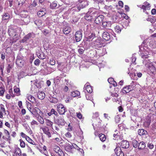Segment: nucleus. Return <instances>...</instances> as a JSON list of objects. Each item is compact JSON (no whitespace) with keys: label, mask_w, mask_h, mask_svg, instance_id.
<instances>
[{"label":"nucleus","mask_w":156,"mask_h":156,"mask_svg":"<svg viewBox=\"0 0 156 156\" xmlns=\"http://www.w3.org/2000/svg\"><path fill=\"white\" fill-rule=\"evenodd\" d=\"M114 151L117 156H124V153L119 147L117 146Z\"/></svg>","instance_id":"6"},{"label":"nucleus","mask_w":156,"mask_h":156,"mask_svg":"<svg viewBox=\"0 0 156 156\" xmlns=\"http://www.w3.org/2000/svg\"><path fill=\"white\" fill-rule=\"evenodd\" d=\"M57 109L58 113L61 115L64 114L65 112L66 111L64 105L61 104L57 105Z\"/></svg>","instance_id":"3"},{"label":"nucleus","mask_w":156,"mask_h":156,"mask_svg":"<svg viewBox=\"0 0 156 156\" xmlns=\"http://www.w3.org/2000/svg\"><path fill=\"white\" fill-rule=\"evenodd\" d=\"M74 148V147L72 145L68 144H66L65 146V150L68 152H71V150Z\"/></svg>","instance_id":"14"},{"label":"nucleus","mask_w":156,"mask_h":156,"mask_svg":"<svg viewBox=\"0 0 156 156\" xmlns=\"http://www.w3.org/2000/svg\"><path fill=\"white\" fill-rule=\"evenodd\" d=\"M37 120L41 124H43L44 123V120L40 115H39L37 117Z\"/></svg>","instance_id":"30"},{"label":"nucleus","mask_w":156,"mask_h":156,"mask_svg":"<svg viewBox=\"0 0 156 156\" xmlns=\"http://www.w3.org/2000/svg\"><path fill=\"white\" fill-rule=\"evenodd\" d=\"M65 135L66 137L69 138H70L72 137V135L69 132L66 133L65 134Z\"/></svg>","instance_id":"56"},{"label":"nucleus","mask_w":156,"mask_h":156,"mask_svg":"<svg viewBox=\"0 0 156 156\" xmlns=\"http://www.w3.org/2000/svg\"><path fill=\"white\" fill-rule=\"evenodd\" d=\"M20 146L22 147H25V144L24 142L22 140H20Z\"/></svg>","instance_id":"46"},{"label":"nucleus","mask_w":156,"mask_h":156,"mask_svg":"<svg viewBox=\"0 0 156 156\" xmlns=\"http://www.w3.org/2000/svg\"><path fill=\"white\" fill-rule=\"evenodd\" d=\"M60 156H64V154L62 150L60 149L58 152Z\"/></svg>","instance_id":"50"},{"label":"nucleus","mask_w":156,"mask_h":156,"mask_svg":"<svg viewBox=\"0 0 156 156\" xmlns=\"http://www.w3.org/2000/svg\"><path fill=\"white\" fill-rule=\"evenodd\" d=\"M21 150L20 148L17 147L15 149L12 156H21Z\"/></svg>","instance_id":"10"},{"label":"nucleus","mask_w":156,"mask_h":156,"mask_svg":"<svg viewBox=\"0 0 156 156\" xmlns=\"http://www.w3.org/2000/svg\"><path fill=\"white\" fill-rule=\"evenodd\" d=\"M5 89L2 87H0V96H3L4 95Z\"/></svg>","instance_id":"37"},{"label":"nucleus","mask_w":156,"mask_h":156,"mask_svg":"<svg viewBox=\"0 0 156 156\" xmlns=\"http://www.w3.org/2000/svg\"><path fill=\"white\" fill-rule=\"evenodd\" d=\"M45 123L47 126L51 127L52 129H54L52 127L53 123L49 119H46L45 120Z\"/></svg>","instance_id":"21"},{"label":"nucleus","mask_w":156,"mask_h":156,"mask_svg":"<svg viewBox=\"0 0 156 156\" xmlns=\"http://www.w3.org/2000/svg\"><path fill=\"white\" fill-rule=\"evenodd\" d=\"M46 13V11L44 8H43L42 10L37 12V15L39 17H42Z\"/></svg>","instance_id":"20"},{"label":"nucleus","mask_w":156,"mask_h":156,"mask_svg":"<svg viewBox=\"0 0 156 156\" xmlns=\"http://www.w3.org/2000/svg\"><path fill=\"white\" fill-rule=\"evenodd\" d=\"M75 39L76 42H79L82 38V33L80 31H77L75 34Z\"/></svg>","instance_id":"5"},{"label":"nucleus","mask_w":156,"mask_h":156,"mask_svg":"<svg viewBox=\"0 0 156 156\" xmlns=\"http://www.w3.org/2000/svg\"><path fill=\"white\" fill-rule=\"evenodd\" d=\"M40 63V60L38 59H36L34 62V64L36 66H38Z\"/></svg>","instance_id":"49"},{"label":"nucleus","mask_w":156,"mask_h":156,"mask_svg":"<svg viewBox=\"0 0 156 156\" xmlns=\"http://www.w3.org/2000/svg\"><path fill=\"white\" fill-rule=\"evenodd\" d=\"M54 139L56 141V142L57 143H58L60 142L62 140V138L60 137H59V138H58V137Z\"/></svg>","instance_id":"53"},{"label":"nucleus","mask_w":156,"mask_h":156,"mask_svg":"<svg viewBox=\"0 0 156 156\" xmlns=\"http://www.w3.org/2000/svg\"><path fill=\"white\" fill-rule=\"evenodd\" d=\"M151 38L150 40H154L156 38V34H155L153 35H152L151 36Z\"/></svg>","instance_id":"61"},{"label":"nucleus","mask_w":156,"mask_h":156,"mask_svg":"<svg viewBox=\"0 0 156 156\" xmlns=\"http://www.w3.org/2000/svg\"><path fill=\"white\" fill-rule=\"evenodd\" d=\"M80 95V92L77 90L73 91L71 93V95L73 97L79 96Z\"/></svg>","instance_id":"27"},{"label":"nucleus","mask_w":156,"mask_h":156,"mask_svg":"<svg viewBox=\"0 0 156 156\" xmlns=\"http://www.w3.org/2000/svg\"><path fill=\"white\" fill-rule=\"evenodd\" d=\"M0 111H2V112H3L4 113L6 114V111L4 107V105L1 104L0 105Z\"/></svg>","instance_id":"39"},{"label":"nucleus","mask_w":156,"mask_h":156,"mask_svg":"<svg viewBox=\"0 0 156 156\" xmlns=\"http://www.w3.org/2000/svg\"><path fill=\"white\" fill-rule=\"evenodd\" d=\"M151 5L150 4L147 2H145L142 6L141 8L144 10H149L150 9Z\"/></svg>","instance_id":"11"},{"label":"nucleus","mask_w":156,"mask_h":156,"mask_svg":"<svg viewBox=\"0 0 156 156\" xmlns=\"http://www.w3.org/2000/svg\"><path fill=\"white\" fill-rule=\"evenodd\" d=\"M135 86H133L131 83L130 85L124 87L121 92L123 94H126L133 90L134 89Z\"/></svg>","instance_id":"2"},{"label":"nucleus","mask_w":156,"mask_h":156,"mask_svg":"<svg viewBox=\"0 0 156 156\" xmlns=\"http://www.w3.org/2000/svg\"><path fill=\"white\" fill-rule=\"evenodd\" d=\"M150 19V21H151V23H154L156 21V19L154 18L153 17Z\"/></svg>","instance_id":"64"},{"label":"nucleus","mask_w":156,"mask_h":156,"mask_svg":"<svg viewBox=\"0 0 156 156\" xmlns=\"http://www.w3.org/2000/svg\"><path fill=\"white\" fill-rule=\"evenodd\" d=\"M25 63V61L21 58H19L18 57L16 60V63L18 66L20 67H22Z\"/></svg>","instance_id":"8"},{"label":"nucleus","mask_w":156,"mask_h":156,"mask_svg":"<svg viewBox=\"0 0 156 156\" xmlns=\"http://www.w3.org/2000/svg\"><path fill=\"white\" fill-rule=\"evenodd\" d=\"M12 66L10 64H8L7 68V72L8 73L10 72V70L12 68Z\"/></svg>","instance_id":"48"},{"label":"nucleus","mask_w":156,"mask_h":156,"mask_svg":"<svg viewBox=\"0 0 156 156\" xmlns=\"http://www.w3.org/2000/svg\"><path fill=\"white\" fill-rule=\"evenodd\" d=\"M143 62V64H145L146 66L148 68L153 65L152 64L151 62L149 60H146L144 61Z\"/></svg>","instance_id":"22"},{"label":"nucleus","mask_w":156,"mask_h":156,"mask_svg":"<svg viewBox=\"0 0 156 156\" xmlns=\"http://www.w3.org/2000/svg\"><path fill=\"white\" fill-rule=\"evenodd\" d=\"M31 124L32 125H38V123L36 121L33 120L31 122Z\"/></svg>","instance_id":"60"},{"label":"nucleus","mask_w":156,"mask_h":156,"mask_svg":"<svg viewBox=\"0 0 156 156\" xmlns=\"http://www.w3.org/2000/svg\"><path fill=\"white\" fill-rule=\"evenodd\" d=\"M27 98L30 101L34 103L35 102V98L30 94H28L26 95Z\"/></svg>","instance_id":"16"},{"label":"nucleus","mask_w":156,"mask_h":156,"mask_svg":"<svg viewBox=\"0 0 156 156\" xmlns=\"http://www.w3.org/2000/svg\"><path fill=\"white\" fill-rule=\"evenodd\" d=\"M86 98L87 100H90L93 102V99L91 94L90 93L86 94Z\"/></svg>","instance_id":"34"},{"label":"nucleus","mask_w":156,"mask_h":156,"mask_svg":"<svg viewBox=\"0 0 156 156\" xmlns=\"http://www.w3.org/2000/svg\"><path fill=\"white\" fill-rule=\"evenodd\" d=\"M132 144L133 147L135 148L138 147L139 142L135 140H133L132 141Z\"/></svg>","instance_id":"33"},{"label":"nucleus","mask_w":156,"mask_h":156,"mask_svg":"<svg viewBox=\"0 0 156 156\" xmlns=\"http://www.w3.org/2000/svg\"><path fill=\"white\" fill-rule=\"evenodd\" d=\"M95 37V34H94L91 33L89 36L87 37V41H91Z\"/></svg>","instance_id":"26"},{"label":"nucleus","mask_w":156,"mask_h":156,"mask_svg":"<svg viewBox=\"0 0 156 156\" xmlns=\"http://www.w3.org/2000/svg\"><path fill=\"white\" fill-rule=\"evenodd\" d=\"M84 51V50L83 48H79L78 50V51L79 53L81 54H82L83 53Z\"/></svg>","instance_id":"59"},{"label":"nucleus","mask_w":156,"mask_h":156,"mask_svg":"<svg viewBox=\"0 0 156 156\" xmlns=\"http://www.w3.org/2000/svg\"><path fill=\"white\" fill-rule=\"evenodd\" d=\"M111 25V23L109 22H104L102 23L103 27L105 28L109 29Z\"/></svg>","instance_id":"19"},{"label":"nucleus","mask_w":156,"mask_h":156,"mask_svg":"<svg viewBox=\"0 0 156 156\" xmlns=\"http://www.w3.org/2000/svg\"><path fill=\"white\" fill-rule=\"evenodd\" d=\"M50 101L51 103H55L58 102V100L56 98L52 97L50 98Z\"/></svg>","instance_id":"36"},{"label":"nucleus","mask_w":156,"mask_h":156,"mask_svg":"<svg viewBox=\"0 0 156 156\" xmlns=\"http://www.w3.org/2000/svg\"><path fill=\"white\" fill-rule=\"evenodd\" d=\"M115 31L117 33L120 32L121 31V29L118 26H116L115 27Z\"/></svg>","instance_id":"42"},{"label":"nucleus","mask_w":156,"mask_h":156,"mask_svg":"<svg viewBox=\"0 0 156 156\" xmlns=\"http://www.w3.org/2000/svg\"><path fill=\"white\" fill-rule=\"evenodd\" d=\"M4 133L5 134L6 137L8 138L9 137V133L8 131L6 129H4Z\"/></svg>","instance_id":"51"},{"label":"nucleus","mask_w":156,"mask_h":156,"mask_svg":"<svg viewBox=\"0 0 156 156\" xmlns=\"http://www.w3.org/2000/svg\"><path fill=\"white\" fill-rule=\"evenodd\" d=\"M14 92L17 94V95L18 96L20 95V90L19 88H16L14 89Z\"/></svg>","instance_id":"45"},{"label":"nucleus","mask_w":156,"mask_h":156,"mask_svg":"<svg viewBox=\"0 0 156 156\" xmlns=\"http://www.w3.org/2000/svg\"><path fill=\"white\" fill-rule=\"evenodd\" d=\"M47 135V136L48 137V138H50L51 136V133L50 132H49V130L48 129L46 133H45Z\"/></svg>","instance_id":"52"},{"label":"nucleus","mask_w":156,"mask_h":156,"mask_svg":"<svg viewBox=\"0 0 156 156\" xmlns=\"http://www.w3.org/2000/svg\"><path fill=\"white\" fill-rule=\"evenodd\" d=\"M57 4L55 2H54L51 3L50 5V7L51 9H53L55 8L57 6Z\"/></svg>","instance_id":"35"},{"label":"nucleus","mask_w":156,"mask_h":156,"mask_svg":"<svg viewBox=\"0 0 156 156\" xmlns=\"http://www.w3.org/2000/svg\"><path fill=\"white\" fill-rule=\"evenodd\" d=\"M108 81L110 83H111L114 80L113 78H109L108 79Z\"/></svg>","instance_id":"62"},{"label":"nucleus","mask_w":156,"mask_h":156,"mask_svg":"<svg viewBox=\"0 0 156 156\" xmlns=\"http://www.w3.org/2000/svg\"><path fill=\"white\" fill-rule=\"evenodd\" d=\"M99 137L101 140L102 142H104L106 140V137L105 136L104 134H100L99 135Z\"/></svg>","instance_id":"28"},{"label":"nucleus","mask_w":156,"mask_h":156,"mask_svg":"<svg viewBox=\"0 0 156 156\" xmlns=\"http://www.w3.org/2000/svg\"><path fill=\"white\" fill-rule=\"evenodd\" d=\"M34 36V34H33L32 33H29L26 35L24 38L23 39V40L24 41H27V40L31 37H32L33 36Z\"/></svg>","instance_id":"25"},{"label":"nucleus","mask_w":156,"mask_h":156,"mask_svg":"<svg viewBox=\"0 0 156 156\" xmlns=\"http://www.w3.org/2000/svg\"><path fill=\"white\" fill-rule=\"evenodd\" d=\"M71 27L69 26H67L63 28L62 31L64 34H67L71 32Z\"/></svg>","instance_id":"13"},{"label":"nucleus","mask_w":156,"mask_h":156,"mask_svg":"<svg viewBox=\"0 0 156 156\" xmlns=\"http://www.w3.org/2000/svg\"><path fill=\"white\" fill-rule=\"evenodd\" d=\"M147 133V131L143 129H140L138 131V133L140 136L146 135Z\"/></svg>","instance_id":"24"},{"label":"nucleus","mask_w":156,"mask_h":156,"mask_svg":"<svg viewBox=\"0 0 156 156\" xmlns=\"http://www.w3.org/2000/svg\"><path fill=\"white\" fill-rule=\"evenodd\" d=\"M121 147L123 148H128L129 146V142L126 140H123L119 144Z\"/></svg>","instance_id":"7"},{"label":"nucleus","mask_w":156,"mask_h":156,"mask_svg":"<svg viewBox=\"0 0 156 156\" xmlns=\"http://www.w3.org/2000/svg\"><path fill=\"white\" fill-rule=\"evenodd\" d=\"M51 113H52V114L55 115L56 116H58V115L57 112L53 108L51 109Z\"/></svg>","instance_id":"41"},{"label":"nucleus","mask_w":156,"mask_h":156,"mask_svg":"<svg viewBox=\"0 0 156 156\" xmlns=\"http://www.w3.org/2000/svg\"><path fill=\"white\" fill-rule=\"evenodd\" d=\"M69 88L68 86L65 85L64 87L63 88V90L65 92H66L68 90Z\"/></svg>","instance_id":"55"},{"label":"nucleus","mask_w":156,"mask_h":156,"mask_svg":"<svg viewBox=\"0 0 156 156\" xmlns=\"http://www.w3.org/2000/svg\"><path fill=\"white\" fill-rule=\"evenodd\" d=\"M35 23L37 26H40L41 24V20H36L34 22Z\"/></svg>","instance_id":"44"},{"label":"nucleus","mask_w":156,"mask_h":156,"mask_svg":"<svg viewBox=\"0 0 156 156\" xmlns=\"http://www.w3.org/2000/svg\"><path fill=\"white\" fill-rule=\"evenodd\" d=\"M8 32L9 35L12 37L13 41L15 42L18 39V37H16V34L15 30L12 29H9L8 30Z\"/></svg>","instance_id":"4"},{"label":"nucleus","mask_w":156,"mask_h":156,"mask_svg":"<svg viewBox=\"0 0 156 156\" xmlns=\"http://www.w3.org/2000/svg\"><path fill=\"white\" fill-rule=\"evenodd\" d=\"M85 19L87 20H90L91 19V17L90 16H88V13L87 14L84 16Z\"/></svg>","instance_id":"47"},{"label":"nucleus","mask_w":156,"mask_h":156,"mask_svg":"<svg viewBox=\"0 0 156 156\" xmlns=\"http://www.w3.org/2000/svg\"><path fill=\"white\" fill-rule=\"evenodd\" d=\"M50 63L51 65H54L55 64V61L53 59H51L50 60Z\"/></svg>","instance_id":"54"},{"label":"nucleus","mask_w":156,"mask_h":156,"mask_svg":"<svg viewBox=\"0 0 156 156\" xmlns=\"http://www.w3.org/2000/svg\"><path fill=\"white\" fill-rule=\"evenodd\" d=\"M37 95L39 99L43 100L45 98V94L42 91L38 92Z\"/></svg>","instance_id":"17"},{"label":"nucleus","mask_w":156,"mask_h":156,"mask_svg":"<svg viewBox=\"0 0 156 156\" xmlns=\"http://www.w3.org/2000/svg\"><path fill=\"white\" fill-rule=\"evenodd\" d=\"M102 37L106 41H108L110 38V36L109 34L106 32H105L103 33Z\"/></svg>","instance_id":"15"},{"label":"nucleus","mask_w":156,"mask_h":156,"mask_svg":"<svg viewBox=\"0 0 156 156\" xmlns=\"http://www.w3.org/2000/svg\"><path fill=\"white\" fill-rule=\"evenodd\" d=\"M149 68L152 73H154L156 71V69L155 67L153 65L151 66Z\"/></svg>","instance_id":"38"},{"label":"nucleus","mask_w":156,"mask_h":156,"mask_svg":"<svg viewBox=\"0 0 156 156\" xmlns=\"http://www.w3.org/2000/svg\"><path fill=\"white\" fill-rule=\"evenodd\" d=\"M10 17V15L9 13H5L2 16V19L3 20H5L9 19Z\"/></svg>","instance_id":"31"},{"label":"nucleus","mask_w":156,"mask_h":156,"mask_svg":"<svg viewBox=\"0 0 156 156\" xmlns=\"http://www.w3.org/2000/svg\"><path fill=\"white\" fill-rule=\"evenodd\" d=\"M84 89L86 90L89 93H91L93 90L91 86L87 85V84H85V85Z\"/></svg>","instance_id":"18"},{"label":"nucleus","mask_w":156,"mask_h":156,"mask_svg":"<svg viewBox=\"0 0 156 156\" xmlns=\"http://www.w3.org/2000/svg\"><path fill=\"white\" fill-rule=\"evenodd\" d=\"M65 81L66 83V85L68 86L69 89L74 87L73 83L71 81L69 80L65 79Z\"/></svg>","instance_id":"12"},{"label":"nucleus","mask_w":156,"mask_h":156,"mask_svg":"<svg viewBox=\"0 0 156 156\" xmlns=\"http://www.w3.org/2000/svg\"><path fill=\"white\" fill-rule=\"evenodd\" d=\"M120 120V118L119 116L118 115H116L115 117V122L116 123H119Z\"/></svg>","instance_id":"43"},{"label":"nucleus","mask_w":156,"mask_h":156,"mask_svg":"<svg viewBox=\"0 0 156 156\" xmlns=\"http://www.w3.org/2000/svg\"><path fill=\"white\" fill-rule=\"evenodd\" d=\"M54 122L55 123L58 125L61 126L64 125L65 124V121L63 116H58L54 117Z\"/></svg>","instance_id":"1"},{"label":"nucleus","mask_w":156,"mask_h":156,"mask_svg":"<svg viewBox=\"0 0 156 156\" xmlns=\"http://www.w3.org/2000/svg\"><path fill=\"white\" fill-rule=\"evenodd\" d=\"M77 116L79 119H81L82 118V115L80 113H77Z\"/></svg>","instance_id":"57"},{"label":"nucleus","mask_w":156,"mask_h":156,"mask_svg":"<svg viewBox=\"0 0 156 156\" xmlns=\"http://www.w3.org/2000/svg\"><path fill=\"white\" fill-rule=\"evenodd\" d=\"M145 147V145L144 142H141L139 143L138 147L139 150H142L144 149Z\"/></svg>","instance_id":"23"},{"label":"nucleus","mask_w":156,"mask_h":156,"mask_svg":"<svg viewBox=\"0 0 156 156\" xmlns=\"http://www.w3.org/2000/svg\"><path fill=\"white\" fill-rule=\"evenodd\" d=\"M60 150V149L59 147L57 146H54V150L56 153H58Z\"/></svg>","instance_id":"40"},{"label":"nucleus","mask_w":156,"mask_h":156,"mask_svg":"<svg viewBox=\"0 0 156 156\" xmlns=\"http://www.w3.org/2000/svg\"><path fill=\"white\" fill-rule=\"evenodd\" d=\"M150 110L152 112V113L154 115H156V109H154L153 108H151Z\"/></svg>","instance_id":"58"},{"label":"nucleus","mask_w":156,"mask_h":156,"mask_svg":"<svg viewBox=\"0 0 156 156\" xmlns=\"http://www.w3.org/2000/svg\"><path fill=\"white\" fill-rule=\"evenodd\" d=\"M26 140L28 142L33 145L36 144L35 142L28 136H26Z\"/></svg>","instance_id":"32"},{"label":"nucleus","mask_w":156,"mask_h":156,"mask_svg":"<svg viewBox=\"0 0 156 156\" xmlns=\"http://www.w3.org/2000/svg\"><path fill=\"white\" fill-rule=\"evenodd\" d=\"M48 129V128L46 126H41L40 128V130L41 131H42L44 133H46Z\"/></svg>","instance_id":"29"},{"label":"nucleus","mask_w":156,"mask_h":156,"mask_svg":"<svg viewBox=\"0 0 156 156\" xmlns=\"http://www.w3.org/2000/svg\"><path fill=\"white\" fill-rule=\"evenodd\" d=\"M34 109L35 111L37 113V114H38V113L39 112H40V110L38 108H37V107H35L34 108Z\"/></svg>","instance_id":"63"},{"label":"nucleus","mask_w":156,"mask_h":156,"mask_svg":"<svg viewBox=\"0 0 156 156\" xmlns=\"http://www.w3.org/2000/svg\"><path fill=\"white\" fill-rule=\"evenodd\" d=\"M104 16L102 15L99 16L95 20V22L97 24H99L102 22Z\"/></svg>","instance_id":"9"}]
</instances>
